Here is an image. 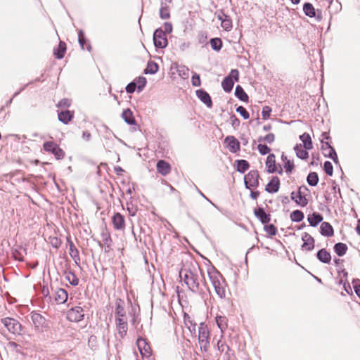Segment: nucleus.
<instances>
[{"mask_svg":"<svg viewBox=\"0 0 360 360\" xmlns=\"http://www.w3.org/2000/svg\"><path fill=\"white\" fill-rule=\"evenodd\" d=\"M317 258L323 263L328 264L330 262L331 256L326 249H321L317 252Z\"/></svg>","mask_w":360,"mask_h":360,"instance_id":"b1692460","label":"nucleus"},{"mask_svg":"<svg viewBox=\"0 0 360 360\" xmlns=\"http://www.w3.org/2000/svg\"><path fill=\"white\" fill-rule=\"evenodd\" d=\"M271 109L269 106H264L262 109V117L264 120H266L269 117Z\"/></svg>","mask_w":360,"mask_h":360,"instance_id":"6e6d98bb","label":"nucleus"},{"mask_svg":"<svg viewBox=\"0 0 360 360\" xmlns=\"http://www.w3.org/2000/svg\"><path fill=\"white\" fill-rule=\"evenodd\" d=\"M134 82L136 86H137L138 91L140 92L146 84V79L144 77H139Z\"/></svg>","mask_w":360,"mask_h":360,"instance_id":"a18cd8bd","label":"nucleus"},{"mask_svg":"<svg viewBox=\"0 0 360 360\" xmlns=\"http://www.w3.org/2000/svg\"><path fill=\"white\" fill-rule=\"evenodd\" d=\"M210 45L212 49L219 51L222 46V41L219 38H214L211 39Z\"/></svg>","mask_w":360,"mask_h":360,"instance_id":"c03bdc74","label":"nucleus"},{"mask_svg":"<svg viewBox=\"0 0 360 360\" xmlns=\"http://www.w3.org/2000/svg\"><path fill=\"white\" fill-rule=\"evenodd\" d=\"M216 322L218 326V327L223 330L226 328V317L217 316L216 317Z\"/></svg>","mask_w":360,"mask_h":360,"instance_id":"49530a36","label":"nucleus"},{"mask_svg":"<svg viewBox=\"0 0 360 360\" xmlns=\"http://www.w3.org/2000/svg\"><path fill=\"white\" fill-rule=\"evenodd\" d=\"M82 137L86 141H89L91 137V135L89 131H84L83 134H82Z\"/></svg>","mask_w":360,"mask_h":360,"instance_id":"69168bd1","label":"nucleus"},{"mask_svg":"<svg viewBox=\"0 0 360 360\" xmlns=\"http://www.w3.org/2000/svg\"><path fill=\"white\" fill-rule=\"evenodd\" d=\"M136 345L140 352L141 355L143 358H150V347L145 339L139 338L136 340Z\"/></svg>","mask_w":360,"mask_h":360,"instance_id":"1a4fd4ad","label":"nucleus"},{"mask_svg":"<svg viewBox=\"0 0 360 360\" xmlns=\"http://www.w3.org/2000/svg\"><path fill=\"white\" fill-rule=\"evenodd\" d=\"M259 174L257 171H250L244 176L245 185L247 188H256L259 185Z\"/></svg>","mask_w":360,"mask_h":360,"instance_id":"0eeeda50","label":"nucleus"},{"mask_svg":"<svg viewBox=\"0 0 360 360\" xmlns=\"http://www.w3.org/2000/svg\"><path fill=\"white\" fill-rule=\"evenodd\" d=\"M84 316L83 309L77 306L70 309L67 314V318L70 321L78 322L80 321Z\"/></svg>","mask_w":360,"mask_h":360,"instance_id":"6e6552de","label":"nucleus"},{"mask_svg":"<svg viewBox=\"0 0 360 360\" xmlns=\"http://www.w3.org/2000/svg\"><path fill=\"white\" fill-rule=\"evenodd\" d=\"M1 321L10 333L14 335H20L21 333L22 326L17 320L6 317L2 319Z\"/></svg>","mask_w":360,"mask_h":360,"instance_id":"39448f33","label":"nucleus"},{"mask_svg":"<svg viewBox=\"0 0 360 360\" xmlns=\"http://www.w3.org/2000/svg\"><path fill=\"white\" fill-rule=\"evenodd\" d=\"M66 279L68 282L72 285H77L79 283V279L76 276V275L72 272H68L65 276Z\"/></svg>","mask_w":360,"mask_h":360,"instance_id":"37998d69","label":"nucleus"},{"mask_svg":"<svg viewBox=\"0 0 360 360\" xmlns=\"http://www.w3.org/2000/svg\"><path fill=\"white\" fill-rule=\"evenodd\" d=\"M30 319L36 331L41 333L49 328L48 321L41 314L32 311L30 314Z\"/></svg>","mask_w":360,"mask_h":360,"instance_id":"7ed1b4c3","label":"nucleus"},{"mask_svg":"<svg viewBox=\"0 0 360 360\" xmlns=\"http://www.w3.org/2000/svg\"><path fill=\"white\" fill-rule=\"evenodd\" d=\"M266 166L269 173H274L277 171L276 166V158L274 154L268 155L266 161Z\"/></svg>","mask_w":360,"mask_h":360,"instance_id":"aec40b11","label":"nucleus"},{"mask_svg":"<svg viewBox=\"0 0 360 360\" xmlns=\"http://www.w3.org/2000/svg\"><path fill=\"white\" fill-rule=\"evenodd\" d=\"M180 276L182 278V272H180ZM184 283L188 287L193 291L195 290L198 288V283L196 282L193 274L191 273H186L183 277Z\"/></svg>","mask_w":360,"mask_h":360,"instance_id":"9b49d317","label":"nucleus"},{"mask_svg":"<svg viewBox=\"0 0 360 360\" xmlns=\"http://www.w3.org/2000/svg\"><path fill=\"white\" fill-rule=\"evenodd\" d=\"M324 171L328 175H329V176L333 175V165L330 162H329V161L325 162Z\"/></svg>","mask_w":360,"mask_h":360,"instance_id":"3c124183","label":"nucleus"},{"mask_svg":"<svg viewBox=\"0 0 360 360\" xmlns=\"http://www.w3.org/2000/svg\"><path fill=\"white\" fill-rule=\"evenodd\" d=\"M249 168L248 162L245 160H237V171L244 173Z\"/></svg>","mask_w":360,"mask_h":360,"instance_id":"a19ab883","label":"nucleus"},{"mask_svg":"<svg viewBox=\"0 0 360 360\" xmlns=\"http://www.w3.org/2000/svg\"><path fill=\"white\" fill-rule=\"evenodd\" d=\"M257 148L258 150L262 155H266L271 150V149L267 146L264 144H259Z\"/></svg>","mask_w":360,"mask_h":360,"instance_id":"5fc2aeb1","label":"nucleus"},{"mask_svg":"<svg viewBox=\"0 0 360 360\" xmlns=\"http://www.w3.org/2000/svg\"><path fill=\"white\" fill-rule=\"evenodd\" d=\"M218 18L221 20V25L224 30L230 31L232 29V21L227 15L223 13L219 15Z\"/></svg>","mask_w":360,"mask_h":360,"instance_id":"412c9836","label":"nucleus"},{"mask_svg":"<svg viewBox=\"0 0 360 360\" xmlns=\"http://www.w3.org/2000/svg\"><path fill=\"white\" fill-rule=\"evenodd\" d=\"M68 297V292L63 288H58L55 292V300L58 304L65 303Z\"/></svg>","mask_w":360,"mask_h":360,"instance_id":"6ab92c4d","label":"nucleus"},{"mask_svg":"<svg viewBox=\"0 0 360 360\" xmlns=\"http://www.w3.org/2000/svg\"><path fill=\"white\" fill-rule=\"evenodd\" d=\"M358 283L354 285V289L356 295L360 298V281H356Z\"/></svg>","mask_w":360,"mask_h":360,"instance_id":"680f3d73","label":"nucleus"},{"mask_svg":"<svg viewBox=\"0 0 360 360\" xmlns=\"http://www.w3.org/2000/svg\"><path fill=\"white\" fill-rule=\"evenodd\" d=\"M290 197L292 200L301 207H305L308 203V200L306 197L302 195L301 188H299L297 193L292 192Z\"/></svg>","mask_w":360,"mask_h":360,"instance_id":"f8f14e48","label":"nucleus"},{"mask_svg":"<svg viewBox=\"0 0 360 360\" xmlns=\"http://www.w3.org/2000/svg\"><path fill=\"white\" fill-rule=\"evenodd\" d=\"M259 195V193L257 191H256V192L251 191V193H250V197H251V198H252L254 200H256L258 198Z\"/></svg>","mask_w":360,"mask_h":360,"instance_id":"774afa93","label":"nucleus"},{"mask_svg":"<svg viewBox=\"0 0 360 360\" xmlns=\"http://www.w3.org/2000/svg\"><path fill=\"white\" fill-rule=\"evenodd\" d=\"M255 214L263 224H266L270 221V215L267 214L262 208L256 209Z\"/></svg>","mask_w":360,"mask_h":360,"instance_id":"5701e85b","label":"nucleus"},{"mask_svg":"<svg viewBox=\"0 0 360 360\" xmlns=\"http://www.w3.org/2000/svg\"><path fill=\"white\" fill-rule=\"evenodd\" d=\"M235 94L237 98H238L242 101H247L248 99V95L244 91L243 89L239 85L236 87Z\"/></svg>","mask_w":360,"mask_h":360,"instance_id":"e433bc0d","label":"nucleus"},{"mask_svg":"<svg viewBox=\"0 0 360 360\" xmlns=\"http://www.w3.org/2000/svg\"><path fill=\"white\" fill-rule=\"evenodd\" d=\"M66 51V45L63 41H60L58 47L54 51V54L57 58L61 59L64 57Z\"/></svg>","mask_w":360,"mask_h":360,"instance_id":"c756f323","label":"nucleus"},{"mask_svg":"<svg viewBox=\"0 0 360 360\" xmlns=\"http://www.w3.org/2000/svg\"><path fill=\"white\" fill-rule=\"evenodd\" d=\"M158 71V65L153 61L148 63L147 67L144 70L145 74H155Z\"/></svg>","mask_w":360,"mask_h":360,"instance_id":"4c0bfd02","label":"nucleus"},{"mask_svg":"<svg viewBox=\"0 0 360 360\" xmlns=\"http://www.w3.org/2000/svg\"><path fill=\"white\" fill-rule=\"evenodd\" d=\"M300 139L303 142L304 146L302 147L309 150L312 148V141L309 134L304 133L300 136Z\"/></svg>","mask_w":360,"mask_h":360,"instance_id":"72a5a7b5","label":"nucleus"},{"mask_svg":"<svg viewBox=\"0 0 360 360\" xmlns=\"http://www.w3.org/2000/svg\"><path fill=\"white\" fill-rule=\"evenodd\" d=\"M294 150L299 158L304 160L308 158V152L307 151V149H305L304 147H302L301 144H297L295 146Z\"/></svg>","mask_w":360,"mask_h":360,"instance_id":"bb28decb","label":"nucleus"},{"mask_svg":"<svg viewBox=\"0 0 360 360\" xmlns=\"http://www.w3.org/2000/svg\"><path fill=\"white\" fill-rule=\"evenodd\" d=\"M164 28H165L164 32H165V34L167 32V33H170L172 31V25L169 22H165L164 24Z\"/></svg>","mask_w":360,"mask_h":360,"instance_id":"e2e57ef3","label":"nucleus"},{"mask_svg":"<svg viewBox=\"0 0 360 360\" xmlns=\"http://www.w3.org/2000/svg\"><path fill=\"white\" fill-rule=\"evenodd\" d=\"M69 254L76 264H78L80 262L79 252L72 242L70 244Z\"/></svg>","mask_w":360,"mask_h":360,"instance_id":"2f4dec72","label":"nucleus"},{"mask_svg":"<svg viewBox=\"0 0 360 360\" xmlns=\"http://www.w3.org/2000/svg\"><path fill=\"white\" fill-rule=\"evenodd\" d=\"M236 112H238L245 120H248L250 117L248 112L243 106H238L236 108Z\"/></svg>","mask_w":360,"mask_h":360,"instance_id":"8fccbe9b","label":"nucleus"},{"mask_svg":"<svg viewBox=\"0 0 360 360\" xmlns=\"http://www.w3.org/2000/svg\"><path fill=\"white\" fill-rule=\"evenodd\" d=\"M71 101L68 98L62 99L58 104V106L60 108L62 107H69L70 105Z\"/></svg>","mask_w":360,"mask_h":360,"instance_id":"4d7b16f0","label":"nucleus"},{"mask_svg":"<svg viewBox=\"0 0 360 360\" xmlns=\"http://www.w3.org/2000/svg\"><path fill=\"white\" fill-rule=\"evenodd\" d=\"M275 136L273 134H267L264 138V140L266 141L269 143H271L274 141Z\"/></svg>","mask_w":360,"mask_h":360,"instance_id":"052dcab7","label":"nucleus"},{"mask_svg":"<svg viewBox=\"0 0 360 360\" xmlns=\"http://www.w3.org/2000/svg\"><path fill=\"white\" fill-rule=\"evenodd\" d=\"M191 83L194 86H200L201 84L200 75L196 72H194L191 77Z\"/></svg>","mask_w":360,"mask_h":360,"instance_id":"09e8293b","label":"nucleus"},{"mask_svg":"<svg viewBox=\"0 0 360 360\" xmlns=\"http://www.w3.org/2000/svg\"><path fill=\"white\" fill-rule=\"evenodd\" d=\"M321 233L323 236L330 237L333 235V229L328 222H323L321 225Z\"/></svg>","mask_w":360,"mask_h":360,"instance_id":"a878e982","label":"nucleus"},{"mask_svg":"<svg viewBox=\"0 0 360 360\" xmlns=\"http://www.w3.org/2000/svg\"><path fill=\"white\" fill-rule=\"evenodd\" d=\"M308 221L311 226H316L323 220V217L317 212L308 215Z\"/></svg>","mask_w":360,"mask_h":360,"instance_id":"393cba45","label":"nucleus"},{"mask_svg":"<svg viewBox=\"0 0 360 360\" xmlns=\"http://www.w3.org/2000/svg\"><path fill=\"white\" fill-rule=\"evenodd\" d=\"M57 159L60 160L64 158L65 153L63 150L58 147V146L55 148L54 151L52 153Z\"/></svg>","mask_w":360,"mask_h":360,"instance_id":"864d4df0","label":"nucleus"},{"mask_svg":"<svg viewBox=\"0 0 360 360\" xmlns=\"http://www.w3.org/2000/svg\"><path fill=\"white\" fill-rule=\"evenodd\" d=\"M154 45L157 48L163 49L167 45V39L165 32L162 29H157L153 34Z\"/></svg>","mask_w":360,"mask_h":360,"instance_id":"423d86ee","label":"nucleus"},{"mask_svg":"<svg viewBox=\"0 0 360 360\" xmlns=\"http://www.w3.org/2000/svg\"><path fill=\"white\" fill-rule=\"evenodd\" d=\"M113 226L117 230H122L125 227L124 217L120 213H116L112 218Z\"/></svg>","mask_w":360,"mask_h":360,"instance_id":"ddd939ff","label":"nucleus"},{"mask_svg":"<svg viewBox=\"0 0 360 360\" xmlns=\"http://www.w3.org/2000/svg\"><path fill=\"white\" fill-rule=\"evenodd\" d=\"M172 0H162L160 8V16L162 19H168L170 17L168 3Z\"/></svg>","mask_w":360,"mask_h":360,"instance_id":"dca6fc26","label":"nucleus"},{"mask_svg":"<svg viewBox=\"0 0 360 360\" xmlns=\"http://www.w3.org/2000/svg\"><path fill=\"white\" fill-rule=\"evenodd\" d=\"M334 250L338 256L342 257L346 254L347 246L345 243H338L334 246Z\"/></svg>","mask_w":360,"mask_h":360,"instance_id":"7c9ffc66","label":"nucleus"},{"mask_svg":"<svg viewBox=\"0 0 360 360\" xmlns=\"http://www.w3.org/2000/svg\"><path fill=\"white\" fill-rule=\"evenodd\" d=\"M72 117L73 114L69 110L61 111L58 113V120L64 124H68Z\"/></svg>","mask_w":360,"mask_h":360,"instance_id":"cd10ccee","label":"nucleus"},{"mask_svg":"<svg viewBox=\"0 0 360 360\" xmlns=\"http://www.w3.org/2000/svg\"><path fill=\"white\" fill-rule=\"evenodd\" d=\"M291 220L296 222H300L304 219V214L300 210H295L290 214Z\"/></svg>","mask_w":360,"mask_h":360,"instance_id":"79ce46f5","label":"nucleus"},{"mask_svg":"<svg viewBox=\"0 0 360 360\" xmlns=\"http://www.w3.org/2000/svg\"><path fill=\"white\" fill-rule=\"evenodd\" d=\"M302 240L303 241V244L302 245V248L303 250L311 251L314 249V239L310 234L306 232L303 233Z\"/></svg>","mask_w":360,"mask_h":360,"instance_id":"9d476101","label":"nucleus"},{"mask_svg":"<svg viewBox=\"0 0 360 360\" xmlns=\"http://www.w3.org/2000/svg\"><path fill=\"white\" fill-rule=\"evenodd\" d=\"M13 257L15 259H18L19 261H22L23 260V256L22 255V254L20 252H15L13 253Z\"/></svg>","mask_w":360,"mask_h":360,"instance_id":"0e129e2a","label":"nucleus"},{"mask_svg":"<svg viewBox=\"0 0 360 360\" xmlns=\"http://www.w3.org/2000/svg\"><path fill=\"white\" fill-rule=\"evenodd\" d=\"M207 274L216 294L220 298H224L226 295V282L222 275L213 266L208 268Z\"/></svg>","mask_w":360,"mask_h":360,"instance_id":"f03ea898","label":"nucleus"},{"mask_svg":"<svg viewBox=\"0 0 360 360\" xmlns=\"http://www.w3.org/2000/svg\"><path fill=\"white\" fill-rule=\"evenodd\" d=\"M307 183L311 186H315L319 182L318 174L316 172H310L307 179Z\"/></svg>","mask_w":360,"mask_h":360,"instance_id":"58836bf2","label":"nucleus"},{"mask_svg":"<svg viewBox=\"0 0 360 360\" xmlns=\"http://www.w3.org/2000/svg\"><path fill=\"white\" fill-rule=\"evenodd\" d=\"M233 80L231 77H226L221 83L222 87L226 92H230L233 89Z\"/></svg>","mask_w":360,"mask_h":360,"instance_id":"473e14b6","label":"nucleus"},{"mask_svg":"<svg viewBox=\"0 0 360 360\" xmlns=\"http://www.w3.org/2000/svg\"><path fill=\"white\" fill-rule=\"evenodd\" d=\"M225 142L227 143V146L230 151L236 153L240 149V144L238 141L233 136H228L225 139Z\"/></svg>","mask_w":360,"mask_h":360,"instance_id":"f3484780","label":"nucleus"},{"mask_svg":"<svg viewBox=\"0 0 360 360\" xmlns=\"http://www.w3.org/2000/svg\"><path fill=\"white\" fill-rule=\"evenodd\" d=\"M282 160L284 162V168L285 169V172L287 173H290L293 168H294V164L292 161L290 160H288L287 157L284 155H282Z\"/></svg>","mask_w":360,"mask_h":360,"instance_id":"ea45409f","label":"nucleus"},{"mask_svg":"<svg viewBox=\"0 0 360 360\" xmlns=\"http://www.w3.org/2000/svg\"><path fill=\"white\" fill-rule=\"evenodd\" d=\"M303 11L305 15L312 18L316 16V11L313 5L310 3H305L303 6Z\"/></svg>","mask_w":360,"mask_h":360,"instance_id":"f704fd0d","label":"nucleus"},{"mask_svg":"<svg viewBox=\"0 0 360 360\" xmlns=\"http://www.w3.org/2000/svg\"><path fill=\"white\" fill-rule=\"evenodd\" d=\"M178 75L183 79H186L189 76V69L185 65H180L176 66Z\"/></svg>","mask_w":360,"mask_h":360,"instance_id":"c9c22d12","label":"nucleus"},{"mask_svg":"<svg viewBox=\"0 0 360 360\" xmlns=\"http://www.w3.org/2000/svg\"><path fill=\"white\" fill-rule=\"evenodd\" d=\"M58 145L52 141H47L44 143V149L46 151L53 153Z\"/></svg>","mask_w":360,"mask_h":360,"instance_id":"de8ad7c7","label":"nucleus"},{"mask_svg":"<svg viewBox=\"0 0 360 360\" xmlns=\"http://www.w3.org/2000/svg\"><path fill=\"white\" fill-rule=\"evenodd\" d=\"M116 309L115 312V322L118 335L123 338L128 330V319L127 312L124 307V302L119 300L116 302Z\"/></svg>","mask_w":360,"mask_h":360,"instance_id":"f257e3e1","label":"nucleus"},{"mask_svg":"<svg viewBox=\"0 0 360 360\" xmlns=\"http://www.w3.org/2000/svg\"><path fill=\"white\" fill-rule=\"evenodd\" d=\"M158 172L163 176L168 174L171 171L170 165L165 160H159L157 163Z\"/></svg>","mask_w":360,"mask_h":360,"instance_id":"a211bd4d","label":"nucleus"},{"mask_svg":"<svg viewBox=\"0 0 360 360\" xmlns=\"http://www.w3.org/2000/svg\"><path fill=\"white\" fill-rule=\"evenodd\" d=\"M122 117L129 124H134L135 123L133 112L129 109H126L123 111Z\"/></svg>","mask_w":360,"mask_h":360,"instance_id":"c85d7f7f","label":"nucleus"},{"mask_svg":"<svg viewBox=\"0 0 360 360\" xmlns=\"http://www.w3.org/2000/svg\"><path fill=\"white\" fill-rule=\"evenodd\" d=\"M228 77H231V78L234 79L235 81L238 80L239 72L237 70H232Z\"/></svg>","mask_w":360,"mask_h":360,"instance_id":"bf43d9fd","label":"nucleus"},{"mask_svg":"<svg viewBox=\"0 0 360 360\" xmlns=\"http://www.w3.org/2000/svg\"><path fill=\"white\" fill-rule=\"evenodd\" d=\"M323 149L328 151V153L325 154L326 156L332 159L335 163L338 162L337 153L335 149L328 143L326 142L323 145Z\"/></svg>","mask_w":360,"mask_h":360,"instance_id":"4be33fe9","label":"nucleus"},{"mask_svg":"<svg viewBox=\"0 0 360 360\" xmlns=\"http://www.w3.org/2000/svg\"><path fill=\"white\" fill-rule=\"evenodd\" d=\"M136 83L135 82H131L129 83L127 87H126V91L127 93H129V94H131L133 92H134L135 89H136Z\"/></svg>","mask_w":360,"mask_h":360,"instance_id":"13d9d810","label":"nucleus"},{"mask_svg":"<svg viewBox=\"0 0 360 360\" xmlns=\"http://www.w3.org/2000/svg\"><path fill=\"white\" fill-rule=\"evenodd\" d=\"M280 187V180L278 177L274 176L266 186L265 190L271 193L278 191Z\"/></svg>","mask_w":360,"mask_h":360,"instance_id":"4468645a","label":"nucleus"},{"mask_svg":"<svg viewBox=\"0 0 360 360\" xmlns=\"http://www.w3.org/2000/svg\"><path fill=\"white\" fill-rule=\"evenodd\" d=\"M210 333L207 326L201 323L198 327V341L201 350L207 351L209 347Z\"/></svg>","mask_w":360,"mask_h":360,"instance_id":"20e7f679","label":"nucleus"},{"mask_svg":"<svg viewBox=\"0 0 360 360\" xmlns=\"http://www.w3.org/2000/svg\"><path fill=\"white\" fill-rule=\"evenodd\" d=\"M264 230L270 236H275L277 232L276 228L273 224L266 226Z\"/></svg>","mask_w":360,"mask_h":360,"instance_id":"603ef678","label":"nucleus"},{"mask_svg":"<svg viewBox=\"0 0 360 360\" xmlns=\"http://www.w3.org/2000/svg\"><path fill=\"white\" fill-rule=\"evenodd\" d=\"M115 172L117 174L121 175L122 172H124L123 169L120 167V166L115 167Z\"/></svg>","mask_w":360,"mask_h":360,"instance_id":"338daca9","label":"nucleus"},{"mask_svg":"<svg viewBox=\"0 0 360 360\" xmlns=\"http://www.w3.org/2000/svg\"><path fill=\"white\" fill-rule=\"evenodd\" d=\"M196 96L198 98L205 103L208 108H211L212 105V102L211 98L208 93L202 89H199L196 91Z\"/></svg>","mask_w":360,"mask_h":360,"instance_id":"2eb2a0df","label":"nucleus"}]
</instances>
